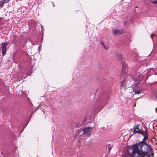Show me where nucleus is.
I'll use <instances>...</instances> for the list:
<instances>
[{
    "instance_id": "f257e3e1",
    "label": "nucleus",
    "mask_w": 157,
    "mask_h": 157,
    "mask_svg": "<svg viewBox=\"0 0 157 157\" xmlns=\"http://www.w3.org/2000/svg\"><path fill=\"white\" fill-rule=\"evenodd\" d=\"M142 133L144 136L143 140L129 147L125 157H144L148 154L149 155L147 157H153V149L151 145L145 141L148 139L147 132L145 130Z\"/></svg>"
},
{
    "instance_id": "f03ea898",
    "label": "nucleus",
    "mask_w": 157,
    "mask_h": 157,
    "mask_svg": "<svg viewBox=\"0 0 157 157\" xmlns=\"http://www.w3.org/2000/svg\"><path fill=\"white\" fill-rule=\"evenodd\" d=\"M92 128L87 127L84 128L82 130H79L82 133H83V135L90 136L91 135V132L92 131Z\"/></svg>"
},
{
    "instance_id": "7ed1b4c3",
    "label": "nucleus",
    "mask_w": 157,
    "mask_h": 157,
    "mask_svg": "<svg viewBox=\"0 0 157 157\" xmlns=\"http://www.w3.org/2000/svg\"><path fill=\"white\" fill-rule=\"evenodd\" d=\"M8 44V42H3L1 44V49L2 51V56H4L6 52L7 49L6 47Z\"/></svg>"
},
{
    "instance_id": "20e7f679",
    "label": "nucleus",
    "mask_w": 157,
    "mask_h": 157,
    "mask_svg": "<svg viewBox=\"0 0 157 157\" xmlns=\"http://www.w3.org/2000/svg\"><path fill=\"white\" fill-rule=\"evenodd\" d=\"M140 125H137L136 127L134 128V132L135 133H138L142 134V132H144V131L142 130V129H140L139 128Z\"/></svg>"
},
{
    "instance_id": "39448f33",
    "label": "nucleus",
    "mask_w": 157,
    "mask_h": 157,
    "mask_svg": "<svg viewBox=\"0 0 157 157\" xmlns=\"http://www.w3.org/2000/svg\"><path fill=\"white\" fill-rule=\"evenodd\" d=\"M125 78H124L123 82H122L121 86V89L123 91L125 90V87L124 84Z\"/></svg>"
},
{
    "instance_id": "423d86ee",
    "label": "nucleus",
    "mask_w": 157,
    "mask_h": 157,
    "mask_svg": "<svg viewBox=\"0 0 157 157\" xmlns=\"http://www.w3.org/2000/svg\"><path fill=\"white\" fill-rule=\"evenodd\" d=\"M113 34L114 35H116L121 33L120 31L119 30L116 29L114 30L113 31Z\"/></svg>"
},
{
    "instance_id": "0eeeda50",
    "label": "nucleus",
    "mask_w": 157,
    "mask_h": 157,
    "mask_svg": "<svg viewBox=\"0 0 157 157\" xmlns=\"http://www.w3.org/2000/svg\"><path fill=\"white\" fill-rule=\"evenodd\" d=\"M7 3L6 2V0H4L0 2V6L2 7L5 3Z\"/></svg>"
},
{
    "instance_id": "6e6552de",
    "label": "nucleus",
    "mask_w": 157,
    "mask_h": 157,
    "mask_svg": "<svg viewBox=\"0 0 157 157\" xmlns=\"http://www.w3.org/2000/svg\"><path fill=\"white\" fill-rule=\"evenodd\" d=\"M126 66H124V64H123V66H122V71L124 73H126L125 71H126Z\"/></svg>"
},
{
    "instance_id": "1a4fd4ad",
    "label": "nucleus",
    "mask_w": 157,
    "mask_h": 157,
    "mask_svg": "<svg viewBox=\"0 0 157 157\" xmlns=\"http://www.w3.org/2000/svg\"><path fill=\"white\" fill-rule=\"evenodd\" d=\"M79 130H82V129H79L77 132V134L78 136H80L82 135H83V133H82L81 132L79 131Z\"/></svg>"
},
{
    "instance_id": "9d476101",
    "label": "nucleus",
    "mask_w": 157,
    "mask_h": 157,
    "mask_svg": "<svg viewBox=\"0 0 157 157\" xmlns=\"http://www.w3.org/2000/svg\"><path fill=\"white\" fill-rule=\"evenodd\" d=\"M112 146L110 145H109L106 146V148L109 149V152H110L111 149L112 148Z\"/></svg>"
},
{
    "instance_id": "9b49d317",
    "label": "nucleus",
    "mask_w": 157,
    "mask_h": 157,
    "mask_svg": "<svg viewBox=\"0 0 157 157\" xmlns=\"http://www.w3.org/2000/svg\"><path fill=\"white\" fill-rule=\"evenodd\" d=\"M141 91L140 90H137L135 91V94H140Z\"/></svg>"
},
{
    "instance_id": "f8f14e48",
    "label": "nucleus",
    "mask_w": 157,
    "mask_h": 157,
    "mask_svg": "<svg viewBox=\"0 0 157 157\" xmlns=\"http://www.w3.org/2000/svg\"><path fill=\"white\" fill-rule=\"evenodd\" d=\"M101 45H103V46L104 47V48L105 49H107L108 48L107 47L106 48V47H105V45H104V43L103 42V41H101Z\"/></svg>"
},
{
    "instance_id": "ddd939ff",
    "label": "nucleus",
    "mask_w": 157,
    "mask_h": 157,
    "mask_svg": "<svg viewBox=\"0 0 157 157\" xmlns=\"http://www.w3.org/2000/svg\"><path fill=\"white\" fill-rule=\"evenodd\" d=\"M151 3L153 4H157V0L155 1H152L151 2Z\"/></svg>"
},
{
    "instance_id": "4468645a",
    "label": "nucleus",
    "mask_w": 157,
    "mask_h": 157,
    "mask_svg": "<svg viewBox=\"0 0 157 157\" xmlns=\"http://www.w3.org/2000/svg\"><path fill=\"white\" fill-rule=\"evenodd\" d=\"M155 36L154 35H152L151 36V38L152 39V37H153V36Z\"/></svg>"
},
{
    "instance_id": "2eb2a0df",
    "label": "nucleus",
    "mask_w": 157,
    "mask_h": 157,
    "mask_svg": "<svg viewBox=\"0 0 157 157\" xmlns=\"http://www.w3.org/2000/svg\"><path fill=\"white\" fill-rule=\"evenodd\" d=\"M155 110L156 112V113H157V108H155Z\"/></svg>"
},
{
    "instance_id": "dca6fc26",
    "label": "nucleus",
    "mask_w": 157,
    "mask_h": 157,
    "mask_svg": "<svg viewBox=\"0 0 157 157\" xmlns=\"http://www.w3.org/2000/svg\"><path fill=\"white\" fill-rule=\"evenodd\" d=\"M0 157H1V156H0Z\"/></svg>"
}]
</instances>
